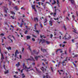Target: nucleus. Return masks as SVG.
Returning <instances> with one entry per match:
<instances>
[{
    "mask_svg": "<svg viewBox=\"0 0 78 78\" xmlns=\"http://www.w3.org/2000/svg\"><path fill=\"white\" fill-rule=\"evenodd\" d=\"M65 40H69L70 39V37L69 36V35H66L65 36Z\"/></svg>",
    "mask_w": 78,
    "mask_h": 78,
    "instance_id": "1",
    "label": "nucleus"
},
{
    "mask_svg": "<svg viewBox=\"0 0 78 78\" xmlns=\"http://www.w3.org/2000/svg\"><path fill=\"white\" fill-rule=\"evenodd\" d=\"M0 52L1 55V59L2 60V61H3V59H4V56H3V54H2V52H1V49H0Z\"/></svg>",
    "mask_w": 78,
    "mask_h": 78,
    "instance_id": "2",
    "label": "nucleus"
},
{
    "mask_svg": "<svg viewBox=\"0 0 78 78\" xmlns=\"http://www.w3.org/2000/svg\"><path fill=\"white\" fill-rule=\"evenodd\" d=\"M34 22H38V21H39L38 18L37 17H34Z\"/></svg>",
    "mask_w": 78,
    "mask_h": 78,
    "instance_id": "3",
    "label": "nucleus"
},
{
    "mask_svg": "<svg viewBox=\"0 0 78 78\" xmlns=\"http://www.w3.org/2000/svg\"><path fill=\"white\" fill-rule=\"evenodd\" d=\"M39 41H40L39 42V44H40V43H41V42H42V44H43V43H44V42H45V40L44 39H43V40H39Z\"/></svg>",
    "mask_w": 78,
    "mask_h": 78,
    "instance_id": "4",
    "label": "nucleus"
},
{
    "mask_svg": "<svg viewBox=\"0 0 78 78\" xmlns=\"http://www.w3.org/2000/svg\"><path fill=\"white\" fill-rule=\"evenodd\" d=\"M38 58H41V56H35V59H36V61H37L38 59Z\"/></svg>",
    "mask_w": 78,
    "mask_h": 78,
    "instance_id": "5",
    "label": "nucleus"
},
{
    "mask_svg": "<svg viewBox=\"0 0 78 78\" xmlns=\"http://www.w3.org/2000/svg\"><path fill=\"white\" fill-rule=\"evenodd\" d=\"M35 54H36V51L35 50L33 51V52L31 53V55H34V56H35Z\"/></svg>",
    "mask_w": 78,
    "mask_h": 78,
    "instance_id": "6",
    "label": "nucleus"
},
{
    "mask_svg": "<svg viewBox=\"0 0 78 78\" xmlns=\"http://www.w3.org/2000/svg\"><path fill=\"white\" fill-rule=\"evenodd\" d=\"M19 53L18 52V50H16V52H15V57H16L17 56V54H19Z\"/></svg>",
    "mask_w": 78,
    "mask_h": 78,
    "instance_id": "7",
    "label": "nucleus"
},
{
    "mask_svg": "<svg viewBox=\"0 0 78 78\" xmlns=\"http://www.w3.org/2000/svg\"><path fill=\"white\" fill-rule=\"evenodd\" d=\"M35 68L36 69L37 72L38 73H41V71H40L39 70V69H37V68H36V67H35Z\"/></svg>",
    "mask_w": 78,
    "mask_h": 78,
    "instance_id": "8",
    "label": "nucleus"
},
{
    "mask_svg": "<svg viewBox=\"0 0 78 78\" xmlns=\"http://www.w3.org/2000/svg\"><path fill=\"white\" fill-rule=\"evenodd\" d=\"M7 37L8 39H10V41H11V42H12L13 41L12 40L11 38H10V37H11V35H9V36Z\"/></svg>",
    "mask_w": 78,
    "mask_h": 78,
    "instance_id": "9",
    "label": "nucleus"
},
{
    "mask_svg": "<svg viewBox=\"0 0 78 78\" xmlns=\"http://www.w3.org/2000/svg\"><path fill=\"white\" fill-rule=\"evenodd\" d=\"M45 77L46 78H50V76L48 75H47L46 76V77L45 76H44L43 77V78H45Z\"/></svg>",
    "mask_w": 78,
    "mask_h": 78,
    "instance_id": "10",
    "label": "nucleus"
},
{
    "mask_svg": "<svg viewBox=\"0 0 78 78\" xmlns=\"http://www.w3.org/2000/svg\"><path fill=\"white\" fill-rule=\"evenodd\" d=\"M41 50L43 52H45V51H46V50L45 49H43L42 48H41Z\"/></svg>",
    "mask_w": 78,
    "mask_h": 78,
    "instance_id": "11",
    "label": "nucleus"
},
{
    "mask_svg": "<svg viewBox=\"0 0 78 78\" xmlns=\"http://www.w3.org/2000/svg\"><path fill=\"white\" fill-rule=\"evenodd\" d=\"M30 59H31V61H35V60H34V58L32 56H30Z\"/></svg>",
    "mask_w": 78,
    "mask_h": 78,
    "instance_id": "12",
    "label": "nucleus"
},
{
    "mask_svg": "<svg viewBox=\"0 0 78 78\" xmlns=\"http://www.w3.org/2000/svg\"><path fill=\"white\" fill-rule=\"evenodd\" d=\"M69 0V1H70L72 4H73V3H74V0Z\"/></svg>",
    "mask_w": 78,
    "mask_h": 78,
    "instance_id": "13",
    "label": "nucleus"
},
{
    "mask_svg": "<svg viewBox=\"0 0 78 78\" xmlns=\"http://www.w3.org/2000/svg\"><path fill=\"white\" fill-rule=\"evenodd\" d=\"M26 37H27V39H30L31 38V37L27 35V36Z\"/></svg>",
    "mask_w": 78,
    "mask_h": 78,
    "instance_id": "14",
    "label": "nucleus"
},
{
    "mask_svg": "<svg viewBox=\"0 0 78 78\" xmlns=\"http://www.w3.org/2000/svg\"><path fill=\"white\" fill-rule=\"evenodd\" d=\"M72 17L73 18V20H75V17H76V16H75L74 15H73L72 16Z\"/></svg>",
    "mask_w": 78,
    "mask_h": 78,
    "instance_id": "15",
    "label": "nucleus"
},
{
    "mask_svg": "<svg viewBox=\"0 0 78 78\" xmlns=\"http://www.w3.org/2000/svg\"><path fill=\"white\" fill-rule=\"evenodd\" d=\"M31 7H32V9H35V5H32Z\"/></svg>",
    "mask_w": 78,
    "mask_h": 78,
    "instance_id": "16",
    "label": "nucleus"
},
{
    "mask_svg": "<svg viewBox=\"0 0 78 78\" xmlns=\"http://www.w3.org/2000/svg\"><path fill=\"white\" fill-rule=\"evenodd\" d=\"M26 59V60H27L26 61L27 62H28V61H31V58H29L28 59Z\"/></svg>",
    "mask_w": 78,
    "mask_h": 78,
    "instance_id": "17",
    "label": "nucleus"
},
{
    "mask_svg": "<svg viewBox=\"0 0 78 78\" xmlns=\"http://www.w3.org/2000/svg\"><path fill=\"white\" fill-rule=\"evenodd\" d=\"M16 66L17 67H19V66H20V63H19V62H18L17 64H16Z\"/></svg>",
    "mask_w": 78,
    "mask_h": 78,
    "instance_id": "18",
    "label": "nucleus"
},
{
    "mask_svg": "<svg viewBox=\"0 0 78 78\" xmlns=\"http://www.w3.org/2000/svg\"><path fill=\"white\" fill-rule=\"evenodd\" d=\"M28 49L29 50H30V51L31 52V48H30V46H29V47L28 48Z\"/></svg>",
    "mask_w": 78,
    "mask_h": 78,
    "instance_id": "19",
    "label": "nucleus"
},
{
    "mask_svg": "<svg viewBox=\"0 0 78 78\" xmlns=\"http://www.w3.org/2000/svg\"><path fill=\"white\" fill-rule=\"evenodd\" d=\"M46 42L48 44H50V42L48 41H46Z\"/></svg>",
    "mask_w": 78,
    "mask_h": 78,
    "instance_id": "20",
    "label": "nucleus"
},
{
    "mask_svg": "<svg viewBox=\"0 0 78 78\" xmlns=\"http://www.w3.org/2000/svg\"><path fill=\"white\" fill-rule=\"evenodd\" d=\"M10 12L11 14H14V15H15V12H14L13 11H10Z\"/></svg>",
    "mask_w": 78,
    "mask_h": 78,
    "instance_id": "21",
    "label": "nucleus"
},
{
    "mask_svg": "<svg viewBox=\"0 0 78 78\" xmlns=\"http://www.w3.org/2000/svg\"><path fill=\"white\" fill-rule=\"evenodd\" d=\"M44 23H47V18H45L44 20Z\"/></svg>",
    "mask_w": 78,
    "mask_h": 78,
    "instance_id": "22",
    "label": "nucleus"
},
{
    "mask_svg": "<svg viewBox=\"0 0 78 78\" xmlns=\"http://www.w3.org/2000/svg\"><path fill=\"white\" fill-rule=\"evenodd\" d=\"M43 37V38H45L46 37H44V36H42L41 35H40V37L41 38H42V37Z\"/></svg>",
    "mask_w": 78,
    "mask_h": 78,
    "instance_id": "23",
    "label": "nucleus"
},
{
    "mask_svg": "<svg viewBox=\"0 0 78 78\" xmlns=\"http://www.w3.org/2000/svg\"><path fill=\"white\" fill-rule=\"evenodd\" d=\"M23 69H27V66L25 65V66H24L23 67Z\"/></svg>",
    "mask_w": 78,
    "mask_h": 78,
    "instance_id": "24",
    "label": "nucleus"
},
{
    "mask_svg": "<svg viewBox=\"0 0 78 78\" xmlns=\"http://www.w3.org/2000/svg\"><path fill=\"white\" fill-rule=\"evenodd\" d=\"M54 19L55 20H59V18L58 17H57V18H54Z\"/></svg>",
    "mask_w": 78,
    "mask_h": 78,
    "instance_id": "25",
    "label": "nucleus"
},
{
    "mask_svg": "<svg viewBox=\"0 0 78 78\" xmlns=\"http://www.w3.org/2000/svg\"><path fill=\"white\" fill-rule=\"evenodd\" d=\"M8 1L9 2V5H11V3H12V2L9 0H8Z\"/></svg>",
    "mask_w": 78,
    "mask_h": 78,
    "instance_id": "26",
    "label": "nucleus"
},
{
    "mask_svg": "<svg viewBox=\"0 0 78 78\" xmlns=\"http://www.w3.org/2000/svg\"><path fill=\"white\" fill-rule=\"evenodd\" d=\"M13 8H15V9H16V10H18L17 6H16L15 7H14Z\"/></svg>",
    "mask_w": 78,
    "mask_h": 78,
    "instance_id": "27",
    "label": "nucleus"
},
{
    "mask_svg": "<svg viewBox=\"0 0 78 78\" xmlns=\"http://www.w3.org/2000/svg\"><path fill=\"white\" fill-rule=\"evenodd\" d=\"M56 13H54L53 14V16L54 17H56Z\"/></svg>",
    "mask_w": 78,
    "mask_h": 78,
    "instance_id": "28",
    "label": "nucleus"
},
{
    "mask_svg": "<svg viewBox=\"0 0 78 78\" xmlns=\"http://www.w3.org/2000/svg\"><path fill=\"white\" fill-rule=\"evenodd\" d=\"M22 76L23 78H25V76L24 75V74L23 73L22 74Z\"/></svg>",
    "mask_w": 78,
    "mask_h": 78,
    "instance_id": "29",
    "label": "nucleus"
},
{
    "mask_svg": "<svg viewBox=\"0 0 78 78\" xmlns=\"http://www.w3.org/2000/svg\"><path fill=\"white\" fill-rule=\"evenodd\" d=\"M7 49L8 50H11V47H9V48H7Z\"/></svg>",
    "mask_w": 78,
    "mask_h": 78,
    "instance_id": "30",
    "label": "nucleus"
},
{
    "mask_svg": "<svg viewBox=\"0 0 78 78\" xmlns=\"http://www.w3.org/2000/svg\"><path fill=\"white\" fill-rule=\"evenodd\" d=\"M8 72H9L8 70H7L5 72V73H8Z\"/></svg>",
    "mask_w": 78,
    "mask_h": 78,
    "instance_id": "31",
    "label": "nucleus"
},
{
    "mask_svg": "<svg viewBox=\"0 0 78 78\" xmlns=\"http://www.w3.org/2000/svg\"><path fill=\"white\" fill-rule=\"evenodd\" d=\"M63 28H64V29H65V30H67L66 27V26H64Z\"/></svg>",
    "mask_w": 78,
    "mask_h": 78,
    "instance_id": "32",
    "label": "nucleus"
},
{
    "mask_svg": "<svg viewBox=\"0 0 78 78\" xmlns=\"http://www.w3.org/2000/svg\"><path fill=\"white\" fill-rule=\"evenodd\" d=\"M41 70H42L43 72H44V68H43V67H42L41 68Z\"/></svg>",
    "mask_w": 78,
    "mask_h": 78,
    "instance_id": "33",
    "label": "nucleus"
},
{
    "mask_svg": "<svg viewBox=\"0 0 78 78\" xmlns=\"http://www.w3.org/2000/svg\"><path fill=\"white\" fill-rule=\"evenodd\" d=\"M27 33H28L27 31L26 30V31H25V32H24V34H27Z\"/></svg>",
    "mask_w": 78,
    "mask_h": 78,
    "instance_id": "34",
    "label": "nucleus"
},
{
    "mask_svg": "<svg viewBox=\"0 0 78 78\" xmlns=\"http://www.w3.org/2000/svg\"><path fill=\"white\" fill-rule=\"evenodd\" d=\"M50 38L51 39V38H52V37H53V35L52 34H51L50 35Z\"/></svg>",
    "mask_w": 78,
    "mask_h": 78,
    "instance_id": "35",
    "label": "nucleus"
},
{
    "mask_svg": "<svg viewBox=\"0 0 78 78\" xmlns=\"http://www.w3.org/2000/svg\"><path fill=\"white\" fill-rule=\"evenodd\" d=\"M73 31V32H74V33H76V30L75 29H74Z\"/></svg>",
    "mask_w": 78,
    "mask_h": 78,
    "instance_id": "36",
    "label": "nucleus"
},
{
    "mask_svg": "<svg viewBox=\"0 0 78 78\" xmlns=\"http://www.w3.org/2000/svg\"><path fill=\"white\" fill-rule=\"evenodd\" d=\"M53 23V21L50 20L49 21V23Z\"/></svg>",
    "mask_w": 78,
    "mask_h": 78,
    "instance_id": "37",
    "label": "nucleus"
},
{
    "mask_svg": "<svg viewBox=\"0 0 78 78\" xmlns=\"http://www.w3.org/2000/svg\"><path fill=\"white\" fill-rule=\"evenodd\" d=\"M64 54H65V55H67V51H65Z\"/></svg>",
    "mask_w": 78,
    "mask_h": 78,
    "instance_id": "38",
    "label": "nucleus"
},
{
    "mask_svg": "<svg viewBox=\"0 0 78 78\" xmlns=\"http://www.w3.org/2000/svg\"><path fill=\"white\" fill-rule=\"evenodd\" d=\"M32 40L33 41H35V39H34V38H32Z\"/></svg>",
    "mask_w": 78,
    "mask_h": 78,
    "instance_id": "39",
    "label": "nucleus"
},
{
    "mask_svg": "<svg viewBox=\"0 0 78 78\" xmlns=\"http://www.w3.org/2000/svg\"><path fill=\"white\" fill-rule=\"evenodd\" d=\"M32 65H33V66H35V63L34 62L32 63Z\"/></svg>",
    "mask_w": 78,
    "mask_h": 78,
    "instance_id": "40",
    "label": "nucleus"
},
{
    "mask_svg": "<svg viewBox=\"0 0 78 78\" xmlns=\"http://www.w3.org/2000/svg\"><path fill=\"white\" fill-rule=\"evenodd\" d=\"M4 12H5V13H7V11H6V9H4Z\"/></svg>",
    "mask_w": 78,
    "mask_h": 78,
    "instance_id": "41",
    "label": "nucleus"
},
{
    "mask_svg": "<svg viewBox=\"0 0 78 78\" xmlns=\"http://www.w3.org/2000/svg\"><path fill=\"white\" fill-rule=\"evenodd\" d=\"M32 36L34 37H36V35H32Z\"/></svg>",
    "mask_w": 78,
    "mask_h": 78,
    "instance_id": "42",
    "label": "nucleus"
},
{
    "mask_svg": "<svg viewBox=\"0 0 78 78\" xmlns=\"http://www.w3.org/2000/svg\"><path fill=\"white\" fill-rule=\"evenodd\" d=\"M40 26L41 28H43V26H42V25L41 24H40Z\"/></svg>",
    "mask_w": 78,
    "mask_h": 78,
    "instance_id": "43",
    "label": "nucleus"
},
{
    "mask_svg": "<svg viewBox=\"0 0 78 78\" xmlns=\"http://www.w3.org/2000/svg\"><path fill=\"white\" fill-rule=\"evenodd\" d=\"M23 51H24V48H23L22 50V52H23Z\"/></svg>",
    "mask_w": 78,
    "mask_h": 78,
    "instance_id": "44",
    "label": "nucleus"
},
{
    "mask_svg": "<svg viewBox=\"0 0 78 78\" xmlns=\"http://www.w3.org/2000/svg\"><path fill=\"white\" fill-rule=\"evenodd\" d=\"M66 19L68 20H69V18H68V17H66Z\"/></svg>",
    "mask_w": 78,
    "mask_h": 78,
    "instance_id": "45",
    "label": "nucleus"
},
{
    "mask_svg": "<svg viewBox=\"0 0 78 78\" xmlns=\"http://www.w3.org/2000/svg\"><path fill=\"white\" fill-rule=\"evenodd\" d=\"M51 69L52 72H53V68H52V67H51Z\"/></svg>",
    "mask_w": 78,
    "mask_h": 78,
    "instance_id": "46",
    "label": "nucleus"
},
{
    "mask_svg": "<svg viewBox=\"0 0 78 78\" xmlns=\"http://www.w3.org/2000/svg\"><path fill=\"white\" fill-rule=\"evenodd\" d=\"M58 67H59V65H60V62H59L58 63Z\"/></svg>",
    "mask_w": 78,
    "mask_h": 78,
    "instance_id": "47",
    "label": "nucleus"
},
{
    "mask_svg": "<svg viewBox=\"0 0 78 78\" xmlns=\"http://www.w3.org/2000/svg\"><path fill=\"white\" fill-rule=\"evenodd\" d=\"M34 27H35L34 29H35V30H36V24L35 25Z\"/></svg>",
    "mask_w": 78,
    "mask_h": 78,
    "instance_id": "48",
    "label": "nucleus"
},
{
    "mask_svg": "<svg viewBox=\"0 0 78 78\" xmlns=\"http://www.w3.org/2000/svg\"><path fill=\"white\" fill-rule=\"evenodd\" d=\"M41 2H38V4L39 6H40L41 5Z\"/></svg>",
    "mask_w": 78,
    "mask_h": 78,
    "instance_id": "49",
    "label": "nucleus"
},
{
    "mask_svg": "<svg viewBox=\"0 0 78 78\" xmlns=\"http://www.w3.org/2000/svg\"><path fill=\"white\" fill-rule=\"evenodd\" d=\"M11 18H12V19H14V18L13 16H11Z\"/></svg>",
    "mask_w": 78,
    "mask_h": 78,
    "instance_id": "50",
    "label": "nucleus"
},
{
    "mask_svg": "<svg viewBox=\"0 0 78 78\" xmlns=\"http://www.w3.org/2000/svg\"><path fill=\"white\" fill-rule=\"evenodd\" d=\"M22 25H23V23H22L20 25V27H22Z\"/></svg>",
    "mask_w": 78,
    "mask_h": 78,
    "instance_id": "51",
    "label": "nucleus"
},
{
    "mask_svg": "<svg viewBox=\"0 0 78 78\" xmlns=\"http://www.w3.org/2000/svg\"><path fill=\"white\" fill-rule=\"evenodd\" d=\"M3 2H2L1 3H0V6L1 5H3Z\"/></svg>",
    "mask_w": 78,
    "mask_h": 78,
    "instance_id": "52",
    "label": "nucleus"
},
{
    "mask_svg": "<svg viewBox=\"0 0 78 78\" xmlns=\"http://www.w3.org/2000/svg\"><path fill=\"white\" fill-rule=\"evenodd\" d=\"M57 4H59V1L58 0H57Z\"/></svg>",
    "mask_w": 78,
    "mask_h": 78,
    "instance_id": "53",
    "label": "nucleus"
},
{
    "mask_svg": "<svg viewBox=\"0 0 78 78\" xmlns=\"http://www.w3.org/2000/svg\"><path fill=\"white\" fill-rule=\"evenodd\" d=\"M31 68V66L29 67V68H27V69H29Z\"/></svg>",
    "mask_w": 78,
    "mask_h": 78,
    "instance_id": "54",
    "label": "nucleus"
},
{
    "mask_svg": "<svg viewBox=\"0 0 78 78\" xmlns=\"http://www.w3.org/2000/svg\"><path fill=\"white\" fill-rule=\"evenodd\" d=\"M16 2H18V3H19V4L20 3V1H16Z\"/></svg>",
    "mask_w": 78,
    "mask_h": 78,
    "instance_id": "55",
    "label": "nucleus"
},
{
    "mask_svg": "<svg viewBox=\"0 0 78 78\" xmlns=\"http://www.w3.org/2000/svg\"><path fill=\"white\" fill-rule=\"evenodd\" d=\"M14 77V78H17V77H16V75H14L13 76Z\"/></svg>",
    "mask_w": 78,
    "mask_h": 78,
    "instance_id": "56",
    "label": "nucleus"
},
{
    "mask_svg": "<svg viewBox=\"0 0 78 78\" xmlns=\"http://www.w3.org/2000/svg\"><path fill=\"white\" fill-rule=\"evenodd\" d=\"M56 33L55 32L54 33V36H56Z\"/></svg>",
    "mask_w": 78,
    "mask_h": 78,
    "instance_id": "57",
    "label": "nucleus"
},
{
    "mask_svg": "<svg viewBox=\"0 0 78 78\" xmlns=\"http://www.w3.org/2000/svg\"><path fill=\"white\" fill-rule=\"evenodd\" d=\"M36 33H39V31L38 30H36Z\"/></svg>",
    "mask_w": 78,
    "mask_h": 78,
    "instance_id": "58",
    "label": "nucleus"
},
{
    "mask_svg": "<svg viewBox=\"0 0 78 78\" xmlns=\"http://www.w3.org/2000/svg\"><path fill=\"white\" fill-rule=\"evenodd\" d=\"M1 36H4V34H1Z\"/></svg>",
    "mask_w": 78,
    "mask_h": 78,
    "instance_id": "59",
    "label": "nucleus"
},
{
    "mask_svg": "<svg viewBox=\"0 0 78 78\" xmlns=\"http://www.w3.org/2000/svg\"><path fill=\"white\" fill-rule=\"evenodd\" d=\"M77 55H74V57H73V58H74V57H77Z\"/></svg>",
    "mask_w": 78,
    "mask_h": 78,
    "instance_id": "60",
    "label": "nucleus"
},
{
    "mask_svg": "<svg viewBox=\"0 0 78 78\" xmlns=\"http://www.w3.org/2000/svg\"><path fill=\"white\" fill-rule=\"evenodd\" d=\"M53 2H54V4H55V3H56V2H55V0H53Z\"/></svg>",
    "mask_w": 78,
    "mask_h": 78,
    "instance_id": "61",
    "label": "nucleus"
},
{
    "mask_svg": "<svg viewBox=\"0 0 78 78\" xmlns=\"http://www.w3.org/2000/svg\"><path fill=\"white\" fill-rule=\"evenodd\" d=\"M20 58L21 59L22 58V55H20Z\"/></svg>",
    "mask_w": 78,
    "mask_h": 78,
    "instance_id": "62",
    "label": "nucleus"
},
{
    "mask_svg": "<svg viewBox=\"0 0 78 78\" xmlns=\"http://www.w3.org/2000/svg\"><path fill=\"white\" fill-rule=\"evenodd\" d=\"M46 3H48V4H49V5H50V3H49V2H46Z\"/></svg>",
    "mask_w": 78,
    "mask_h": 78,
    "instance_id": "63",
    "label": "nucleus"
},
{
    "mask_svg": "<svg viewBox=\"0 0 78 78\" xmlns=\"http://www.w3.org/2000/svg\"><path fill=\"white\" fill-rule=\"evenodd\" d=\"M50 15H53V13H50Z\"/></svg>",
    "mask_w": 78,
    "mask_h": 78,
    "instance_id": "64",
    "label": "nucleus"
}]
</instances>
